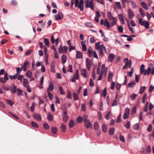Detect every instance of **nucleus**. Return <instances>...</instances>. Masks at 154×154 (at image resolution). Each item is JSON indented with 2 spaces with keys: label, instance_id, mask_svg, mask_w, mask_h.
I'll return each mask as SVG.
<instances>
[{
  "label": "nucleus",
  "instance_id": "obj_1",
  "mask_svg": "<svg viewBox=\"0 0 154 154\" xmlns=\"http://www.w3.org/2000/svg\"><path fill=\"white\" fill-rule=\"evenodd\" d=\"M95 47L96 49L98 50L100 55L102 56H103L104 54L103 49H104L106 52V51L105 47H104L103 45H100V42H98L96 44Z\"/></svg>",
  "mask_w": 154,
  "mask_h": 154
},
{
  "label": "nucleus",
  "instance_id": "obj_2",
  "mask_svg": "<svg viewBox=\"0 0 154 154\" xmlns=\"http://www.w3.org/2000/svg\"><path fill=\"white\" fill-rule=\"evenodd\" d=\"M79 0H75V6L79 8L80 11H82L84 10V0H80L79 4L78 2Z\"/></svg>",
  "mask_w": 154,
  "mask_h": 154
},
{
  "label": "nucleus",
  "instance_id": "obj_3",
  "mask_svg": "<svg viewBox=\"0 0 154 154\" xmlns=\"http://www.w3.org/2000/svg\"><path fill=\"white\" fill-rule=\"evenodd\" d=\"M85 7L86 8H90L92 10L94 9V3L92 0H86L85 1Z\"/></svg>",
  "mask_w": 154,
  "mask_h": 154
},
{
  "label": "nucleus",
  "instance_id": "obj_4",
  "mask_svg": "<svg viewBox=\"0 0 154 154\" xmlns=\"http://www.w3.org/2000/svg\"><path fill=\"white\" fill-rule=\"evenodd\" d=\"M139 23L141 26H143L146 28H148L149 27V23L146 21H144L142 18L138 19Z\"/></svg>",
  "mask_w": 154,
  "mask_h": 154
},
{
  "label": "nucleus",
  "instance_id": "obj_5",
  "mask_svg": "<svg viewBox=\"0 0 154 154\" xmlns=\"http://www.w3.org/2000/svg\"><path fill=\"white\" fill-rule=\"evenodd\" d=\"M67 47L66 46L62 47L61 45H60L59 47V51L60 53H66L67 52Z\"/></svg>",
  "mask_w": 154,
  "mask_h": 154
},
{
  "label": "nucleus",
  "instance_id": "obj_6",
  "mask_svg": "<svg viewBox=\"0 0 154 154\" xmlns=\"http://www.w3.org/2000/svg\"><path fill=\"white\" fill-rule=\"evenodd\" d=\"M58 13L55 15L56 20H58L63 19V16L62 13L60 11L58 12Z\"/></svg>",
  "mask_w": 154,
  "mask_h": 154
},
{
  "label": "nucleus",
  "instance_id": "obj_7",
  "mask_svg": "<svg viewBox=\"0 0 154 154\" xmlns=\"http://www.w3.org/2000/svg\"><path fill=\"white\" fill-rule=\"evenodd\" d=\"M86 67L88 70H89L90 69L91 66L92 65V63L91 60H89L88 58L86 59Z\"/></svg>",
  "mask_w": 154,
  "mask_h": 154
},
{
  "label": "nucleus",
  "instance_id": "obj_8",
  "mask_svg": "<svg viewBox=\"0 0 154 154\" xmlns=\"http://www.w3.org/2000/svg\"><path fill=\"white\" fill-rule=\"evenodd\" d=\"M84 122L85 127L87 128H92V125L88 120L86 119H85Z\"/></svg>",
  "mask_w": 154,
  "mask_h": 154
},
{
  "label": "nucleus",
  "instance_id": "obj_9",
  "mask_svg": "<svg viewBox=\"0 0 154 154\" xmlns=\"http://www.w3.org/2000/svg\"><path fill=\"white\" fill-rule=\"evenodd\" d=\"M67 111L66 106H65V109L63 111V119L64 122H66L68 120V117L67 116Z\"/></svg>",
  "mask_w": 154,
  "mask_h": 154
},
{
  "label": "nucleus",
  "instance_id": "obj_10",
  "mask_svg": "<svg viewBox=\"0 0 154 154\" xmlns=\"http://www.w3.org/2000/svg\"><path fill=\"white\" fill-rule=\"evenodd\" d=\"M49 83V84L48 87L47 89V92H50V91H53L54 88L53 85L52 83L50 82Z\"/></svg>",
  "mask_w": 154,
  "mask_h": 154
},
{
  "label": "nucleus",
  "instance_id": "obj_11",
  "mask_svg": "<svg viewBox=\"0 0 154 154\" xmlns=\"http://www.w3.org/2000/svg\"><path fill=\"white\" fill-rule=\"evenodd\" d=\"M128 17L130 19H131L134 16V13L132 11L129 9L128 10Z\"/></svg>",
  "mask_w": 154,
  "mask_h": 154
},
{
  "label": "nucleus",
  "instance_id": "obj_12",
  "mask_svg": "<svg viewBox=\"0 0 154 154\" xmlns=\"http://www.w3.org/2000/svg\"><path fill=\"white\" fill-rule=\"evenodd\" d=\"M107 18L109 20H111L114 19V18H116L113 17L112 14L110 12H107Z\"/></svg>",
  "mask_w": 154,
  "mask_h": 154
},
{
  "label": "nucleus",
  "instance_id": "obj_13",
  "mask_svg": "<svg viewBox=\"0 0 154 154\" xmlns=\"http://www.w3.org/2000/svg\"><path fill=\"white\" fill-rule=\"evenodd\" d=\"M23 85L25 87H28L29 86V82L27 79L24 78L23 79Z\"/></svg>",
  "mask_w": 154,
  "mask_h": 154
},
{
  "label": "nucleus",
  "instance_id": "obj_14",
  "mask_svg": "<svg viewBox=\"0 0 154 154\" xmlns=\"http://www.w3.org/2000/svg\"><path fill=\"white\" fill-rule=\"evenodd\" d=\"M125 65H127V67L128 66L129 68H130L131 66V60H130L129 61H128V59L126 58L125 59Z\"/></svg>",
  "mask_w": 154,
  "mask_h": 154
},
{
  "label": "nucleus",
  "instance_id": "obj_15",
  "mask_svg": "<svg viewBox=\"0 0 154 154\" xmlns=\"http://www.w3.org/2000/svg\"><path fill=\"white\" fill-rule=\"evenodd\" d=\"M104 26H105L108 29H109L110 27V25L109 23V22L108 20L106 19L104 20Z\"/></svg>",
  "mask_w": 154,
  "mask_h": 154
},
{
  "label": "nucleus",
  "instance_id": "obj_16",
  "mask_svg": "<svg viewBox=\"0 0 154 154\" xmlns=\"http://www.w3.org/2000/svg\"><path fill=\"white\" fill-rule=\"evenodd\" d=\"M81 73L83 78H87V71L85 69H82L81 70Z\"/></svg>",
  "mask_w": 154,
  "mask_h": 154
},
{
  "label": "nucleus",
  "instance_id": "obj_17",
  "mask_svg": "<svg viewBox=\"0 0 154 154\" xmlns=\"http://www.w3.org/2000/svg\"><path fill=\"white\" fill-rule=\"evenodd\" d=\"M151 68L150 67H149L147 69H145L144 71L143 72L144 75H149L151 72Z\"/></svg>",
  "mask_w": 154,
  "mask_h": 154
},
{
  "label": "nucleus",
  "instance_id": "obj_18",
  "mask_svg": "<svg viewBox=\"0 0 154 154\" xmlns=\"http://www.w3.org/2000/svg\"><path fill=\"white\" fill-rule=\"evenodd\" d=\"M34 118L37 120L40 121L41 120V116L38 114H34L33 115Z\"/></svg>",
  "mask_w": 154,
  "mask_h": 154
},
{
  "label": "nucleus",
  "instance_id": "obj_19",
  "mask_svg": "<svg viewBox=\"0 0 154 154\" xmlns=\"http://www.w3.org/2000/svg\"><path fill=\"white\" fill-rule=\"evenodd\" d=\"M115 5L114 6V8H117L118 9L121 10L122 9V7L120 3L119 2H116L115 3Z\"/></svg>",
  "mask_w": 154,
  "mask_h": 154
},
{
  "label": "nucleus",
  "instance_id": "obj_20",
  "mask_svg": "<svg viewBox=\"0 0 154 154\" xmlns=\"http://www.w3.org/2000/svg\"><path fill=\"white\" fill-rule=\"evenodd\" d=\"M115 57V55L113 54H110L108 57V60L109 62H112Z\"/></svg>",
  "mask_w": 154,
  "mask_h": 154
},
{
  "label": "nucleus",
  "instance_id": "obj_21",
  "mask_svg": "<svg viewBox=\"0 0 154 154\" xmlns=\"http://www.w3.org/2000/svg\"><path fill=\"white\" fill-rule=\"evenodd\" d=\"M136 83L134 80L131 81L128 84V87H130L131 88H133L135 85Z\"/></svg>",
  "mask_w": 154,
  "mask_h": 154
},
{
  "label": "nucleus",
  "instance_id": "obj_22",
  "mask_svg": "<svg viewBox=\"0 0 154 154\" xmlns=\"http://www.w3.org/2000/svg\"><path fill=\"white\" fill-rule=\"evenodd\" d=\"M119 18L122 23L123 24H125V21L124 19L123 15L122 14H120L118 15Z\"/></svg>",
  "mask_w": 154,
  "mask_h": 154
},
{
  "label": "nucleus",
  "instance_id": "obj_23",
  "mask_svg": "<svg viewBox=\"0 0 154 154\" xmlns=\"http://www.w3.org/2000/svg\"><path fill=\"white\" fill-rule=\"evenodd\" d=\"M107 68H105L104 64H103L101 67V74H103L104 72H106Z\"/></svg>",
  "mask_w": 154,
  "mask_h": 154
},
{
  "label": "nucleus",
  "instance_id": "obj_24",
  "mask_svg": "<svg viewBox=\"0 0 154 154\" xmlns=\"http://www.w3.org/2000/svg\"><path fill=\"white\" fill-rule=\"evenodd\" d=\"M47 118L49 121H52L53 119V116L50 113H49L47 115Z\"/></svg>",
  "mask_w": 154,
  "mask_h": 154
},
{
  "label": "nucleus",
  "instance_id": "obj_25",
  "mask_svg": "<svg viewBox=\"0 0 154 154\" xmlns=\"http://www.w3.org/2000/svg\"><path fill=\"white\" fill-rule=\"evenodd\" d=\"M79 76V71L78 70H76L75 73L74 74L73 78L76 79H78Z\"/></svg>",
  "mask_w": 154,
  "mask_h": 154
},
{
  "label": "nucleus",
  "instance_id": "obj_26",
  "mask_svg": "<svg viewBox=\"0 0 154 154\" xmlns=\"http://www.w3.org/2000/svg\"><path fill=\"white\" fill-rule=\"evenodd\" d=\"M76 54V57L77 58L79 59L82 57V54L80 51H77Z\"/></svg>",
  "mask_w": 154,
  "mask_h": 154
},
{
  "label": "nucleus",
  "instance_id": "obj_27",
  "mask_svg": "<svg viewBox=\"0 0 154 154\" xmlns=\"http://www.w3.org/2000/svg\"><path fill=\"white\" fill-rule=\"evenodd\" d=\"M67 59L66 56L64 55H63L61 57V60L63 63H66Z\"/></svg>",
  "mask_w": 154,
  "mask_h": 154
},
{
  "label": "nucleus",
  "instance_id": "obj_28",
  "mask_svg": "<svg viewBox=\"0 0 154 154\" xmlns=\"http://www.w3.org/2000/svg\"><path fill=\"white\" fill-rule=\"evenodd\" d=\"M85 44V42L82 41L81 42V44L82 48V50L84 51H85L86 50V47Z\"/></svg>",
  "mask_w": 154,
  "mask_h": 154
},
{
  "label": "nucleus",
  "instance_id": "obj_29",
  "mask_svg": "<svg viewBox=\"0 0 154 154\" xmlns=\"http://www.w3.org/2000/svg\"><path fill=\"white\" fill-rule=\"evenodd\" d=\"M112 21L111 23V24L110 25V26H113L114 25H116V22L117 21V18H114L113 20H112Z\"/></svg>",
  "mask_w": 154,
  "mask_h": 154
},
{
  "label": "nucleus",
  "instance_id": "obj_30",
  "mask_svg": "<svg viewBox=\"0 0 154 154\" xmlns=\"http://www.w3.org/2000/svg\"><path fill=\"white\" fill-rule=\"evenodd\" d=\"M32 76V73L30 70H28L26 73V76L28 78Z\"/></svg>",
  "mask_w": 154,
  "mask_h": 154
},
{
  "label": "nucleus",
  "instance_id": "obj_31",
  "mask_svg": "<svg viewBox=\"0 0 154 154\" xmlns=\"http://www.w3.org/2000/svg\"><path fill=\"white\" fill-rule=\"evenodd\" d=\"M113 74L111 72H110L108 75V81L110 82L112 79Z\"/></svg>",
  "mask_w": 154,
  "mask_h": 154
},
{
  "label": "nucleus",
  "instance_id": "obj_32",
  "mask_svg": "<svg viewBox=\"0 0 154 154\" xmlns=\"http://www.w3.org/2000/svg\"><path fill=\"white\" fill-rule=\"evenodd\" d=\"M88 56L91 57L92 55V49L91 47H89L88 50Z\"/></svg>",
  "mask_w": 154,
  "mask_h": 154
},
{
  "label": "nucleus",
  "instance_id": "obj_33",
  "mask_svg": "<svg viewBox=\"0 0 154 154\" xmlns=\"http://www.w3.org/2000/svg\"><path fill=\"white\" fill-rule=\"evenodd\" d=\"M141 5L146 10H147L148 9V7L147 5L144 2H143L141 3Z\"/></svg>",
  "mask_w": 154,
  "mask_h": 154
},
{
  "label": "nucleus",
  "instance_id": "obj_34",
  "mask_svg": "<svg viewBox=\"0 0 154 154\" xmlns=\"http://www.w3.org/2000/svg\"><path fill=\"white\" fill-rule=\"evenodd\" d=\"M85 25L86 26L90 28H92L93 27V24L89 22H86L85 24Z\"/></svg>",
  "mask_w": 154,
  "mask_h": 154
},
{
  "label": "nucleus",
  "instance_id": "obj_35",
  "mask_svg": "<svg viewBox=\"0 0 154 154\" xmlns=\"http://www.w3.org/2000/svg\"><path fill=\"white\" fill-rule=\"evenodd\" d=\"M115 129L114 128H111L109 130V134L111 135H112L114 134Z\"/></svg>",
  "mask_w": 154,
  "mask_h": 154
},
{
  "label": "nucleus",
  "instance_id": "obj_36",
  "mask_svg": "<svg viewBox=\"0 0 154 154\" xmlns=\"http://www.w3.org/2000/svg\"><path fill=\"white\" fill-rule=\"evenodd\" d=\"M146 88V87L145 86H142L140 87L139 93L140 94H142L143 92L145 91Z\"/></svg>",
  "mask_w": 154,
  "mask_h": 154
},
{
  "label": "nucleus",
  "instance_id": "obj_37",
  "mask_svg": "<svg viewBox=\"0 0 154 154\" xmlns=\"http://www.w3.org/2000/svg\"><path fill=\"white\" fill-rule=\"evenodd\" d=\"M102 129L103 131L104 132H106L107 131V126L104 124H103L102 126Z\"/></svg>",
  "mask_w": 154,
  "mask_h": 154
},
{
  "label": "nucleus",
  "instance_id": "obj_38",
  "mask_svg": "<svg viewBox=\"0 0 154 154\" xmlns=\"http://www.w3.org/2000/svg\"><path fill=\"white\" fill-rule=\"evenodd\" d=\"M59 90L60 92V93L62 95H64L65 94V92L63 90V89L62 87L61 86H60L59 87Z\"/></svg>",
  "mask_w": 154,
  "mask_h": 154
},
{
  "label": "nucleus",
  "instance_id": "obj_39",
  "mask_svg": "<svg viewBox=\"0 0 154 154\" xmlns=\"http://www.w3.org/2000/svg\"><path fill=\"white\" fill-rule=\"evenodd\" d=\"M145 66L143 64H142L140 67V72L143 73L144 71Z\"/></svg>",
  "mask_w": 154,
  "mask_h": 154
},
{
  "label": "nucleus",
  "instance_id": "obj_40",
  "mask_svg": "<svg viewBox=\"0 0 154 154\" xmlns=\"http://www.w3.org/2000/svg\"><path fill=\"white\" fill-rule=\"evenodd\" d=\"M99 128V124L97 122H95L94 125V128L95 130L98 129Z\"/></svg>",
  "mask_w": 154,
  "mask_h": 154
},
{
  "label": "nucleus",
  "instance_id": "obj_41",
  "mask_svg": "<svg viewBox=\"0 0 154 154\" xmlns=\"http://www.w3.org/2000/svg\"><path fill=\"white\" fill-rule=\"evenodd\" d=\"M2 88L3 89L5 90L6 91H8L10 89V88L9 87V86L8 85H3L2 86Z\"/></svg>",
  "mask_w": 154,
  "mask_h": 154
},
{
  "label": "nucleus",
  "instance_id": "obj_42",
  "mask_svg": "<svg viewBox=\"0 0 154 154\" xmlns=\"http://www.w3.org/2000/svg\"><path fill=\"white\" fill-rule=\"evenodd\" d=\"M73 97L75 100H76L79 99L78 94L75 92H73Z\"/></svg>",
  "mask_w": 154,
  "mask_h": 154
},
{
  "label": "nucleus",
  "instance_id": "obj_43",
  "mask_svg": "<svg viewBox=\"0 0 154 154\" xmlns=\"http://www.w3.org/2000/svg\"><path fill=\"white\" fill-rule=\"evenodd\" d=\"M147 99V95L146 94H144L143 95L142 98V102L144 103L146 100Z\"/></svg>",
  "mask_w": 154,
  "mask_h": 154
},
{
  "label": "nucleus",
  "instance_id": "obj_44",
  "mask_svg": "<svg viewBox=\"0 0 154 154\" xmlns=\"http://www.w3.org/2000/svg\"><path fill=\"white\" fill-rule=\"evenodd\" d=\"M140 14L142 15L143 17L145 16V14L143 10L141 8H140L139 9Z\"/></svg>",
  "mask_w": 154,
  "mask_h": 154
},
{
  "label": "nucleus",
  "instance_id": "obj_45",
  "mask_svg": "<svg viewBox=\"0 0 154 154\" xmlns=\"http://www.w3.org/2000/svg\"><path fill=\"white\" fill-rule=\"evenodd\" d=\"M139 125L138 123H137L134 124L133 126V128L134 130H137L138 129Z\"/></svg>",
  "mask_w": 154,
  "mask_h": 154
},
{
  "label": "nucleus",
  "instance_id": "obj_46",
  "mask_svg": "<svg viewBox=\"0 0 154 154\" xmlns=\"http://www.w3.org/2000/svg\"><path fill=\"white\" fill-rule=\"evenodd\" d=\"M52 132L54 134H55L57 133V128L55 127H53L51 129Z\"/></svg>",
  "mask_w": 154,
  "mask_h": 154
},
{
  "label": "nucleus",
  "instance_id": "obj_47",
  "mask_svg": "<svg viewBox=\"0 0 154 154\" xmlns=\"http://www.w3.org/2000/svg\"><path fill=\"white\" fill-rule=\"evenodd\" d=\"M31 125L33 127L35 128H37L38 127V125L37 123L34 122H31Z\"/></svg>",
  "mask_w": 154,
  "mask_h": 154
},
{
  "label": "nucleus",
  "instance_id": "obj_48",
  "mask_svg": "<svg viewBox=\"0 0 154 154\" xmlns=\"http://www.w3.org/2000/svg\"><path fill=\"white\" fill-rule=\"evenodd\" d=\"M118 29L119 31L121 33L123 32V28L122 26H118Z\"/></svg>",
  "mask_w": 154,
  "mask_h": 154
},
{
  "label": "nucleus",
  "instance_id": "obj_49",
  "mask_svg": "<svg viewBox=\"0 0 154 154\" xmlns=\"http://www.w3.org/2000/svg\"><path fill=\"white\" fill-rule=\"evenodd\" d=\"M61 131L63 132H64L66 130V127L64 125L62 124L61 126Z\"/></svg>",
  "mask_w": 154,
  "mask_h": 154
},
{
  "label": "nucleus",
  "instance_id": "obj_50",
  "mask_svg": "<svg viewBox=\"0 0 154 154\" xmlns=\"http://www.w3.org/2000/svg\"><path fill=\"white\" fill-rule=\"evenodd\" d=\"M44 41L45 43V44L47 46H48L49 45V41L48 39L46 38H44Z\"/></svg>",
  "mask_w": 154,
  "mask_h": 154
},
{
  "label": "nucleus",
  "instance_id": "obj_51",
  "mask_svg": "<svg viewBox=\"0 0 154 154\" xmlns=\"http://www.w3.org/2000/svg\"><path fill=\"white\" fill-rule=\"evenodd\" d=\"M55 97L56 100L55 102L57 103L60 104V101L58 97L57 96H55Z\"/></svg>",
  "mask_w": 154,
  "mask_h": 154
},
{
  "label": "nucleus",
  "instance_id": "obj_52",
  "mask_svg": "<svg viewBox=\"0 0 154 154\" xmlns=\"http://www.w3.org/2000/svg\"><path fill=\"white\" fill-rule=\"evenodd\" d=\"M74 125V122L72 120H71L69 122V125L70 128L72 127Z\"/></svg>",
  "mask_w": 154,
  "mask_h": 154
},
{
  "label": "nucleus",
  "instance_id": "obj_53",
  "mask_svg": "<svg viewBox=\"0 0 154 154\" xmlns=\"http://www.w3.org/2000/svg\"><path fill=\"white\" fill-rule=\"evenodd\" d=\"M7 102L8 104L9 105H10L11 106H12L13 104H14V103H13L12 101L11 100H7Z\"/></svg>",
  "mask_w": 154,
  "mask_h": 154
},
{
  "label": "nucleus",
  "instance_id": "obj_54",
  "mask_svg": "<svg viewBox=\"0 0 154 154\" xmlns=\"http://www.w3.org/2000/svg\"><path fill=\"white\" fill-rule=\"evenodd\" d=\"M49 98L51 100L53 98V94L50 92H47Z\"/></svg>",
  "mask_w": 154,
  "mask_h": 154
},
{
  "label": "nucleus",
  "instance_id": "obj_55",
  "mask_svg": "<svg viewBox=\"0 0 154 154\" xmlns=\"http://www.w3.org/2000/svg\"><path fill=\"white\" fill-rule=\"evenodd\" d=\"M111 112L110 111H109L105 116V118L108 120L109 119L110 116Z\"/></svg>",
  "mask_w": 154,
  "mask_h": 154
},
{
  "label": "nucleus",
  "instance_id": "obj_56",
  "mask_svg": "<svg viewBox=\"0 0 154 154\" xmlns=\"http://www.w3.org/2000/svg\"><path fill=\"white\" fill-rule=\"evenodd\" d=\"M115 85V83L113 82H111V88L112 90H113L114 89Z\"/></svg>",
  "mask_w": 154,
  "mask_h": 154
},
{
  "label": "nucleus",
  "instance_id": "obj_57",
  "mask_svg": "<svg viewBox=\"0 0 154 154\" xmlns=\"http://www.w3.org/2000/svg\"><path fill=\"white\" fill-rule=\"evenodd\" d=\"M9 114H10V115L11 116H12L13 117H14V118H15L16 119H19V118L18 117V116H17L16 115H14V114L10 112H9Z\"/></svg>",
  "mask_w": 154,
  "mask_h": 154
},
{
  "label": "nucleus",
  "instance_id": "obj_58",
  "mask_svg": "<svg viewBox=\"0 0 154 154\" xmlns=\"http://www.w3.org/2000/svg\"><path fill=\"white\" fill-rule=\"evenodd\" d=\"M92 76L94 79H95V68L92 71Z\"/></svg>",
  "mask_w": 154,
  "mask_h": 154
},
{
  "label": "nucleus",
  "instance_id": "obj_59",
  "mask_svg": "<svg viewBox=\"0 0 154 154\" xmlns=\"http://www.w3.org/2000/svg\"><path fill=\"white\" fill-rule=\"evenodd\" d=\"M81 110L82 111H86V108L85 105L82 104L81 105Z\"/></svg>",
  "mask_w": 154,
  "mask_h": 154
},
{
  "label": "nucleus",
  "instance_id": "obj_60",
  "mask_svg": "<svg viewBox=\"0 0 154 154\" xmlns=\"http://www.w3.org/2000/svg\"><path fill=\"white\" fill-rule=\"evenodd\" d=\"M124 113L129 114L130 113V109L128 107L126 108L125 109Z\"/></svg>",
  "mask_w": 154,
  "mask_h": 154
},
{
  "label": "nucleus",
  "instance_id": "obj_61",
  "mask_svg": "<svg viewBox=\"0 0 154 154\" xmlns=\"http://www.w3.org/2000/svg\"><path fill=\"white\" fill-rule=\"evenodd\" d=\"M35 105V103H34L33 102L32 103V105L30 107V110L31 111L33 112L34 111Z\"/></svg>",
  "mask_w": 154,
  "mask_h": 154
},
{
  "label": "nucleus",
  "instance_id": "obj_62",
  "mask_svg": "<svg viewBox=\"0 0 154 154\" xmlns=\"http://www.w3.org/2000/svg\"><path fill=\"white\" fill-rule=\"evenodd\" d=\"M137 95V94H132L130 97L131 100H133L135 99Z\"/></svg>",
  "mask_w": 154,
  "mask_h": 154
},
{
  "label": "nucleus",
  "instance_id": "obj_63",
  "mask_svg": "<svg viewBox=\"0 0 154 154\" xmlns=\"http://www.w3.org/2000/svg\"><path fill=\"white\" fill-rule=\"evenodd\" d=\"M118 105L117 101L116 100H113V103L112 104V106H117Z\"/></svg>",
  "mask_w": 154,
  "mask_h": 154
},
{
  "label": "nucleus",
  "instance_id": "obj_64",
  "mask_svg": "<svg viewBox=\"0 0 154 154\" xmlns=\"http://www.w3.org/2000/svg\"><path fill=\"white\" fill-rule=\"evenodd\" d=\"M32 52V50L30 49L28 50L25 53V54L26 55H28L30 54Z\"/></svg>",
  "mask_w": 154,
  "mask_h": 154
}]
</instances>
